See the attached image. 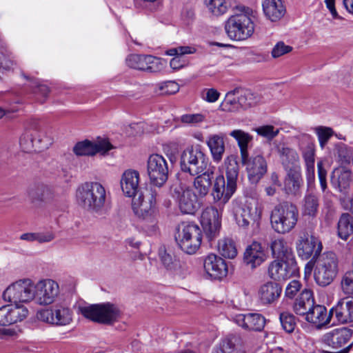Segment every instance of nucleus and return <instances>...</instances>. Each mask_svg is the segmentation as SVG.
<instances>
[{
	"instance_id": "obj_1",
	"label": "nucleus",
	"mask_w": 353,
	"mask_h": 353,
	"mask_svg": "<svg viewBox=\"0 0 353 353\" xmlns=\"http://www.w3.org/2000/svg\"><path fill=\"white\" fill-rule=\"evenodd\" d=\"M147 171L152 186L141 194L133 201L134 212L143 218L152 215L156 210L157 201L161 195V188L168 178V164L166 159L157 154H151L148 160Z\"/></svg>"
},
{
	"instance_id": "obj_2",
	"label": "nucleus",
	"mask_w": 353,
	"mask_h": 353,
	"mask_svg": "<svg viewBox=\"0 0 353 353\" xmlns=\"http://www.w3.org/2000/svg\"><path fill=\"white\" fill-rule=\"evenodd\" d=\"M232 9L239 13L230 17L226 21L225 32L233 40H246L254 32V24L252 19L254 17V11L243 4H237Z\"/></svg>"
},
{
	"instance_id": "obj_3",
	"label": "nucleus",
	"mask_w": 353,
	"mask_h": 353,
	"mask_svg": "<svg viewBox=\"0 0 353 353\" xmlns=\"http://www.w3.org/2000/svg\"><path fill=\"white\" fill-rule=\"evenodd\" d=\"M76 199L83 209L92 212H99L105 206L107 199L106 190L99 182L87 181L77 187Z\"/></svg>"
},
{
	"instance_id": "obj_4",
	"label": "nucleus",
	"mask_w": 353,
	"mask_h": 353,
	"mask_svg": "<svg viewBox=\"0 0 353 353\" xmlns=\"http://www.w3.org/2000/svg\"><path fill=\"white\" fill-rule=\"evenodd\" d=\"M299 219L296 207L288 202L274 207L270 215V223L273 230L285 234L291 232L296 226Z\"/></svg>"
},
{
	"instance_id": "obj_5",
	"label": "nucleus",
	"mask_w": 353,
	"mask_h": 353,
	"mask_svg": "<svg viewBox=\"0 0 353 353\" xmlns=\"http://www.w3.org/2000/svg\"><path fill=\"white\" fill-rule=\"evenodd\" d=\"M203 239L200 227L192 222H182L176 229L175 240L185 253L194 254L199 249Z\"/></svg>"
},
{
	"instance_id": "obj_6",
	"label": "nucleus",
	"mask_w": 353,
	"mask_h": 353,
	"mask_svg": "<svg viewBox=\"0 0 353 353\" xmlns=\"http://www.w3.org/2000/svg\"><path fill=\"white\" fill-rule=\"evenodd\" d=\"M339 272V259L332 252H324L316 261L314 277L316 283L322 287L330 285Z\"/></svg>"
},
{
	"instance_id": "obj_7",
	"label": "nucleus",
	"mask_w": 353,
	"mask_h": 353,
	"mask_svg": "<svg viewBox=\"0 0 353 353\" xmlns=\"http://www.w3.org/2000/svg\"><path fill=\"white\" fill-rule=\"evenodd\" d=\"M79 312L85 318L101 324L111 325L121 315L119 307L110 302L81 306Z\"/></svg>"
},
{
	"instance_id": "obj_8",
	"label": "nucleus",
	"mask_w": 353,
	"mask_h": 353,
	"mask_svg": "<svg viewBox=\"0 0 353 353\" xmlns=\"http://www.w3.org/2000/svg\"><path fill=\"white\" fill-rule=\"evenodd\" d=\"M52 142V137L46 130L37 123L26 129L19 140L21 148L26 152L48 149Z\"/></svg>"
},
{
	"instance_id": "obj_9",
	"label": "nucleus",
	"mask_w": 353,
	"mask_h": 353,
	"mask_svg": "<svg viewBox=\"0 0 353 353\" xmlns=\"http://www.w3.org/2000/svg\"><path fill=\"white\" fill-rule=\"evenodd\" d=\"M232 205L236 222L243 229H247L251 223L259 221L261 217L263 206L256 198L246 197L242 206L236 201H233Z\"/></svg>"
},
{
	"instance_id": "obj_10",
	"label": "nucleus",
	"mask_w": 353,
	"mask_h": 353,
	"mask_svg": "<svg viewBox=\"0 0 353 353\" xmlns=\"http://www.w3.org/2000/svg\"><path fill=\"white\" fill-rule=\"evenodd\" d=\"M208 165V159L199 145L187 148L181 154V171L196 176L203 172Z\"/></svg>"
},
{
	"instance_id": "obj_11",
	"label": "nucleus",
	"mask_w": 353,
	"mask_h": 353,
	"mask_svg": "<svg viewBox=\"0 0 353 353\" xmlns=\"http://www.w3.org/2000/svg\"><path fill=\"white\" fill-rule=\"evenodd\" d=\"M37 318L43 322L56 326L70 325L73 320V312L65 304H55L37 312Z\"/></svg>"
},
{
	"instance_id": "obj_12",
	"label": "nucleus",
	"mask_w": 353,
	"mask_h": 353,
	"mask_svg": "<svg viewBox=\"0 0 353 353\" xmlns=\"http://www.w3.org/2000/svg\"><path fill=\"white\" fill-rule=\"evenodd\" d=\"M35 285L29 279H20L10 285L3 292L5 301L15 303L34 301Z\"/></svg>"
},
{
	"instance_id": "obj_13",
	"label": "nucleus",
	"mask_w": 353,
	"mask_h": 353,
	"mask_svg": "<svg viewBox=\"0 0 353 353\" xmlns=\"http://www.w3.org/2000/svg\"><path fill=\"white\" fill-rule=\"evenodd\" d=\"M172 196L178 200L179 206L183 214H193L199 207L196 194L192 189L176 182L171 187Z\"/></svg>"
},
{
	"instance_id": "obj_14",
	"label": "nucleus",
	"mask_w": 353,
	"mask_h": 353,
	"mask_svg": "<svg viewBox=\"0 0 353 353\" xmlns=\"http://www.w3.org/2000/svg\"><path fill=\"white\" fill-rule=\"evenodd\" d=\"M296 248L299 256L307 260L311 256L318 258L321 255L323 245L319 237L303 232L296 243Z\"/></svg>"
},
{
	"instance_id": "obj_15",
	"label": "nucleus",
	"mask_w": 353,
	"mask_h": 353,
	"mask_svg": "<svg viewBox=\"0 0 353 353\" xmlns=\"http://www.w3.org/2000/svg\"><path fill=\"white\" fill-rule=\"evenodd\" d=\"M127 65L133 69L151 73L159 72L165 68V62L162 59L145 54H130L126 58Z\"/></svg>"
},
{
	"instance_id": "obj_16",
	"label": "nucleus",
	"mask_w": 353,
	"mask_h": 353,
	"mask_svg": "<svg viewBox=\"0 0 353 353\" xmlns=\"http://www.w3.org/2000/svg\"><path fill=\"white\" fill-rule=\"evenodd\" d=\"M299 272L296 260L276 259L268 267L270 277L275 281L286 280Z\"/></svg>"
},
{
	"instance_id": "obj_17",
	"label": "nucleus",
	"mask_w": 353,
	"mask_h": 353,
	"mask_svg": "<svg viewBox=\"0 0 353 353\" xmlns=\"http://www.w3.org/2000/svg\"><path fill=\"white\" fill-rule=\"evenodd\" d=\"M59 294V287L52 279L41 280L35 284L34 301L41 305H47L54 302Z\"/></svg>"
},
{
	"instance_id": "obj_18",
	"label": "nucleus",
	"mask_w": 353,
	"mask_h": 353,
	"mask_svg": "<svg viewBox=\"0 0 353 353\" xmlns=\"http://www.w3.org/2000/svg\"><path fill=\"white\" fill-rule=\"evenodd\" d=\"M114 146L107 139L98 138L92 142L85 140L78 142L73 148V152L77 156H94L97 153L105 155Z\"/></svg>"
},
{
	"instance_id": "obj_19",
	"label": "nucleus",
	"mask_w": 353,
	"mask_h": 353,
	"mask_svg": "<svg viewBox=\"0 0 353 353\" xmlns=\"http://www.w3.org/2000/svg\"><path fill=\"white\" fill-rule=\"evenodd\" d=\"M242 164L245 167L250 181L252 183H257L265 175L268 170V164L265 159L259 152L241 159Z\"/></svg>"
},
{
	"instance_id": "obj_20",
	"label": "nucleus",
	"mask_w": 353,
	"mask_h": 353,
	"mask_svg": "<svg viewBox=\"0 0 353 353\" xmlns=\"http://www.w3.org/2000/svg\"><path fill=\"white\" fill-rule=\"evenodd\" d=\"M352 336V330L347 327L336 329L327 333L325 336V341L327 345L339 351L332 352L325 351V353H348L352 344L345 346L348 343Z\"/></svg>"
},
{
	"instance_id": "obj_21",
	"label": "nucleus",
	"mask_w": 353,
	"mask_h": 353,
	"mask_svg": "<svg viewBox=\"0 0 353 353\" xmlns=\"http://www.w3.org/2000/svg\"><path fill=\"white\" fill-rule=\"evenodd\" d=\"M201 223L210 241L217 237L221 228L220 214L218 209L213 206L206 208L202 212Z\"/></svg>"
},
{
	"instance_id": "obj_22",
	"label": "nucleus",
	"mask_w": 353,
	"mask_h": 353,
	"mask_svg": "<svg viewBox=\"0 0 353 353\" xmlns=\"http://www.w3.org/2000/svg\"><path fill=\"white\" fill-rule=\"evenodd\" d=\"M28 314V309L21 304L15 303L0 307V325L8 326L21 322Z\"/></svg>"
},
{
	"instance_id": "obj_23",
	"label": "nucleus",
	"mask_w": 353,
	"mask_h": 353,
	"mask_svg": "<svg viewBox=\"0 0 353 353\" xmlns=\"http://www.w3.org/2000/svg\"><path fill=\"white\" fill-rule=\"evenodd\" d=\"M140 174L135 170L128 169L122 174L120 184L123 193L128 197H133L132 202L137 199L141 194H145L140 191L139 186Z\"/></svg>"
},
{
	"instance_id": "obj_24",
	"label": "nucleus",
	"mask_w": 353,
	"mask_h": 353,
	"mask_svg": "<svg viewBox=\"0 0 353 353\" xmlns=\"http://www.w3.org/2000/svg\"><path fill=\"white\" fill-rule=\"evenodd\" d=\"M236 157L232 155L225 161L227 185L225 190L222 191L224 202H227L236 190V179L239 173V165Z\"/></svg>"
},
{
	"instance_id": "obj_25",
	"label": "nucleus",
	"mask_w": 353,
	"mask_h": 353,
	"mask_svg": "<svg viewBox=\"0 0 353 353\" xmlns=\"http://www.w3.org/2000/svg\"><path fill=\"white\" fill-rule=\"evenodd\" d=\"M267 259L264 248L257 241H253L248 245L243 253L244 263L254 269L261 265Z\"/></svg>"
},
{
	"instance_id": "obj_26",
	"label": "nucleus",
	"mask_w": 353,
	"mask_h": 353,
	"mask_svg": "<svg viewBox=\"0 0 353 353\" xmlns=\"http://www.w3.org/2000/svg\"><path fill=\"white\" fill-rule=\"evenodd\" d=\"M232 319L239 326L253 331H261L265 324V318L258 313L237 314Z\"/></svg>"
},
{
	"instance_id": "obj_27",
	"label": "nucleus",
	"mask_w": 353,
	"mask_h": 353,
	"mask_svg": "<svg viewBox=\"0 0 353 353\" xmlns=\"http://www.w3.org/2000/svg\"><path fill=\"white\" fill-rule=\"evenodd\" d=\"M332 317L335 316L340 323L353 321V298H343L330 310Z\"/></svg>"
},
{
	"instance_id": "obj_28",
	"label": "nucleus",
	"mask_w": 353,
	"mask_h": 353,
	"mask_svg": "<svg viewBox=\"0 0 353 353\" xmlns=\"http://www.w3.org/2000/svg\"><path fill=\"white\" fill-rule=\"evenodd\" d=\"M28 196L32 203L41 205L53 201L56 194L51 186L44 183H38L29 188Z\"/></svg>"
},
{
	"instance_id": "obj_29",
	"label": "nucleus",
	"mask_w": 353,
	"mask_h": 353,
	"mask_svg": "<svg viewBox=\"0 0 353 353\" xmlns=\"http://www.w3.org/2000/svg\"><path fill=\"white\" fill-rule=\"evenodd\" d=\"M282 292L281 286L274 281H268L261 285L258 291L260 303L263 305L275 303Z\"/></svg>"
},
{
	"instance_id": "obj_30",
	"label": "nucleus",
	"mask_w": 353,
	"mask_h": 353,
	"mask_svg": "<svg viewBox=\"0 0 353 353\" xmlns=\"http://www.w3.org/2000/svg\"><path fill=\"white\" fill-rule=\"evenodd\" d=\"M331 317L330 314H327L325 306L314 303L305 315V319L317 328H321L330 323Z\"/></svg>"
},
{
	"instance_id": "obj_31",
	"label": "nucleus",
	"mask_w": 353,
	"mask_h": 353,
	"mask_svg": "<svg viewBox=\"0 0 353 353\" xmlns=\"http://www.w3.org/2000/svg\"><path fill=\"white\" fill-rule=\"evenodd\" d=\"M262 6L265 15L272 21L279 20L285 13L282 0H263Z\"/></svg>"
},
{
	"instance_id": "obj_32",
	"label": "nucleus",
	"mask_w": 353,
	"mask_h": 353,
	"mask_svg": "<svg viewBox=\"0 0 353 353\" xmlns=\"http://www.w3.org/2000/svg\"><path fill=\"white\" fill-rule=\"evenodd\" d=\"M270 248L273 256L276 259L296 260L292 249L283 238L272 241Z\"/></svg>"
},
{
	"instance_id": "obj_33",
	"label": "nucleus",
	"mask_w": 353,
	"mask_h": 353,
	"mask_svg": "<svg viewBox=\"0 0 353 353\" xmlns=\"http://www.w3.org/2000/svg\"><path fill=\"white\" fill-rule=\"evenodd\" d=\"M352 181L351 171L344 166L335 168L331 174V183L332 185L340 191L347 188Z\"/></svg>"
},
{
	"instance_id": "obj_34",
	"label": "nucleus",
	"mask_w": 353,
	"mask_h": 353,
	"mask_svg": "<svg viewBox=\"0 0 353 353\" xmlns=\"http://www.w3.org/2000/svg\"><path fill=\"white\" fill-rule=\"evenodd\" d=\"M279 153L283 165L287 170H301L299 157L294 149L282 146L279 148Z\"/></svg>"
},
{
	"instance_id": "obj_35",
	"label": "nucleus",
	"mask_w": 353,
	"mask_h": 353,
	"mask_svg": "<svg viewBox=\"0 0 353 353\" xmlns=\"http://www.w3.org/2000/svg\"><path fill=\"white\" fill-rule=\"evenodd\" d=\"M314 301L312 296V292L309 290H304L298 299H296L293 309L297 315L304 316L313 306Z\"/></svg>"
},
{
	"instance_id": "obj_36",
	"label": "nucleus",
	"mask_w": 353,
	"mask_h": 353,
	"mask_svg": "<svg viewBox=\"0 0 353 353\" xmlns=\"http://www.w3.org/2000/svg\"><path fill=\"white\" fill-rule=\"evenodd\" d=\"M303 158L306 168V176L308 183H312L315 178V148L312 143L308 144L303 150Z\"/></svg>"
},
{
	"instance_id": "obj_37",
	"label": "nucleus",
	"mask_w": 353,
	"mask_h": 353,
	"mask_svg": "<svg viewBox=\"0 0 353 353\" xmlns=\"http://www.w3.org/2000/svg\"><path fill=\"white\" fill-rule=\"evenodd\" d=\"M230 135L237 142L240 149L241 159H245L248 157V154H249L248 148L253 140V137L242 130H232L230 132Z\"/></svg>"
},
{
	"instance_id": "obj_38",
	"label": "nucleus",
	"mask_w": 353,
	"mask_h": 353,
	"mask_svg": "<svg viewBox=\"0 0 353 353\" xmlns=\"http://www.w3.org/2000/svg\"><path fill=\"white\" fill-rule=\"evenodd\" d=\"M214 174V171L211 169L208 171L205 170L203 172L196 175L194 186L201 197H204L208 193L209 188L211 185V179L213 177L212 175Z\"/></svg>"
},
{
	"instance_id": "obj_39",
	"label": "nucleus",
	"mask_w": 353,
	"mask_h": 353,
	"mask_svg": "<svg viewBox=\"0 0 353 353\" xmlns=\"http://www.w3.org/2000/svg\"><path fill=\"white\" fill-rule=\"evenodd\" d=\"M221 258L214 254H210L204 261V268L208 275L213 280L221 279L219 261Z\"/></svg>"
},
{
	"instance_id": "obj_40",
	"label": "nucleus",
	"mask_w": 353,
	"mask_h": 353,
	"mask_svg": "<svg viewBox=\"0 0 353 353\" xmlns=\"http://www.w3.org/2000/svg\"><path fill=\"white\" fill-rule=\"evenodd\" d=\"M353 233V215L343 213L338 223L339 236L346 240Z\"/></svg>"
},
{
	"instance_id": "obj_41",
	"label": "nucleus",
	"mask_w": 353,
	"mask_h": 353,
	"mask_svg": "<svg viewBox=\"0 0 353 353\" xmlns=\"http://www.w3.org/2000/svg\"><path fill=\"white\" fill-rule=\"evenodd\" d=\"M319 205L318 197L313 193H307L302 202V213L305 216H314Z\"/></svg>"
},
{
	"instance_id": "obj_42",
	"label": "nucleus",
	"mask_w": 353,
	"mask_h": 353,
	"mask_svg": "<svg viewBox=\"0 0 353 353\" xmlns=\"http://www.w3.org/2000/svg\"><path fill=\"white\" fill-rule=\"evenodd\" d=\"M302 183L300 170H288L285 180V189L288 193L296 194Z\"/></svg>"
},
{
	"instance_id": "obj_43",
	"label": "nucleus",
	"mask_w": 353,
	"mask_h": 353,
	"mask_svg": "<svg viewBox=\"0 0 353 353\" xmlns=\"http://www.w3.org/2000/svg\"><path fill=\"white\" fill-rule=\"evenodd\" d=\"M239 92V89L236 88L226 93L222 101V111L236 112L241 108Z\"/></svg>"
},
{
	"instance_id": "obj_44",
	"label": "nucleus",
	"mask_w": 353,
	"mask_h": 353,
	"mask_svg": "<svg viewBox=\"0 0 353 353\" xmlns=\"http://www.w3.org/2000/svg\"><path fill=\"white\" fill-rule=\"evenodd\" d=\"M338 161L341 164L353 163V152L351 148L344 143H339L335 145Z\"/></svg>"
},
{
	"instance_id": "obj_45",
	"label": "nucleus",
	"mask_w": 353,
	"mask_h": 353,
	"mask_svg": "<svg viewBox=\"0 0 353 353\" xmlns=\"http://www.w3.org/2000/svg\"><path fill=\"white\" fill-rule=\"evenodd\" d=\"M239 99L240 107L244 109L255 105L260 102L259 97L250 90L241 91L239 90Z\"/></svg>"
},
{
	"instance_id": "obj_46",
	"label": "nucleus",
	"mask_w": 353,
	"mask_h": 353,
	"mask_svg": "<svg viewBox=\"0 0 353 353\" xmlns=\"http://www.w3.org/2000/svg\"><path fill=\"white\" fill-rule=\"evenodd\" d=\"M238 254L235 241L232 238H225L222 243V257L233 259Z\"/></svg>"
},
{
	"instance_id": "obj_47",
	"label": "nucleus",
	"mask_w": 353,
	"mask_h": 353,
	"mask_svg": "<svg viewBox=\"0 0 353 353\" xmlns=\"http://www.w3.org/2000/svg\"><path fill=\"white\" fill-rule=\"evenodd\" d=\"M161 261L164 267L170 271H175L179 266V261L166 250H161Z\"/></svg>"
},
{
	"instance_id": "obj_48",
	"label": "nucleus",
	"mask_w": 353,
	"mask_h": 353,
	"mask_svg": "<svg viewBox=\"0 0 353 353\" xmlns=\"http://www.w3.org/2000/svg\"><path fill=\"white\" fill-rule=\"evenodd\" d=\"M314 131L318 137L320 147L323 149L334 134V131L331 128L325 126H318Z\"/></svg>"
},
{
	"instance_id": "obj_49",
	"label": "nucleus",
	"mask_w": 353,
	"mask_h": 353,
	"mask_svg": "<svg viewBox=\"0 0 353 353\" xmlns=\"http://www.w3.org/2000/svg\"><path fill=\"white\" fill-rule=\"evenodd\" d=\"M280 322L283 329L288 333H292L296 326V322L295 317L293 314L284 312L280 314Z\"/></svg>"
},
{
	"instance_id": "obj_50",
	"label": "nucleus",
	"mask_w": 353,
	"mask_h": 353,
	"mask_svg": "<svg viewBox=\"0 0 353 353\" xmlns=\"http://www.w3.org/2000/svg\"><path fill=\"white\" fill-rule=\"evenodd\" d=\"M341 288L346 295H353V270L347 271L341 280Z\"/></svg>"
},
{
	"instance_id": "obj_51",
	"label": "nucleus",
	"mask_w": 353,
	"mask_h": 353,
	"mask_svg": "<svg viewBox=\"0 0 353 353\" xmlns=\"http://www.w3.org/2000/svg\"><path fill=\"white\" fill-rule=\"evenodd\" d=\"M207 143L210 149L214 160L218 162L221 161L220 137L219 135L211 136Z\"/></svg>"
},
{
	"instance_id": "obj_52",
	"label": "nucleus",
	"mask_w": 353,
	"mask_h": 353,
	"mask_svg": "<svg viewBox=\"0 0 353 353\" xmlns=\"http://www.w3.org/2000/svg\"><path fill=\"white\" fill-rule=\"evenodd\" d=\"M254 131L261 137L272 139L279 134V130L275 128L273 125H267L255 128Z\"/></svg>"
},
{
	"instance_id": "obj_53",
	"label": "nucleus",
	"mask_w": 353,
	"mask_h": 353,
	"mask_svg": "<svg viewBox=\"0 0 353 353\" xmlns=\"http://www.w3.org/2000/svg\"><path fill=\"white\" fill-rule=\"evenodd\" d=\"M161 94H173L179 90V84L174 81H168L159 86Z\"/></svg>"
},
{
	"instance_id": "obj_54",
	"label": "nucleus",
	"mask_w": 353,
	"mask_h": 353,
	"mask_svg": "<svg viewBox=\"0 0 353 353\" xmlns=\"http://www.w3.org/2000/svg\"><path fill=\"white\" fill-rule=\"evenodd\" d=\"M30 80L33 92L46 98L50 92L49 88L46 85L41 83L38 79H33Z\"/></svg>"
},
{
	"instance_id": "obj_55",
	"label": "nucleus",
	"mask_w": 353,
	"mask_h": 353,
	"mask_svg": "<svg viewBox=\"0 0 353 353\" xmlns=\"http://www.w3.org/2000/svg\"><path fill=\"white\" fill-rule=\"evenodd\" d=\"M292 50V48L290 46L285 45L284 42H278L272 50V56L274 58H279L287 53H289Z\"/></svg>"
},
{
	"instance_id": "obj_56",
	"label": "nucleus",
	"mask_w": 353,
	"mask_h": 353,
	"mask_svg": "<svg viewBox=\"0 0 353 353\" xmlns=\"http://www.w3.org/2000/svg\"><path fill=\"white\" fill-rule=\"evenodd\" d=\"M301 284L297 280H293L290 281L285 291V294L287 297L292 299L295 296L296 293L301 290Z\"/></svg>"
},
{
	"instance_id": "obj_57",
	"label": "nucleus",
	"mask_w": 353,
	"mask_h": 353,
	"mask_svg": "<svg viewBox=\"0 0 353 353\" xmlns=\"http://www.w3.org/2000/svg\"><path fill=\"white\" fill-rule=\"evenodd\" d=\"M220 93L214 88L204 89L201 93V97L209 103H213L219 98Z\"/></svg>"
},
{
	"instance_id": "obj_58",
	"label": "nucleus",
	"mask_w": 353,
	"mask_h": 353,
	"mask_svg": "<svg viewBox=\"0 0 353 353\" xmlns=\"http://www.w3.org/2000/svg\"><path fill=\"white\" fill-rule=\"evenodd\" d=\"M209 11L215 17L221 15V0H205Z\"/></svg>"
},
{
	"instance_id": "obj_59",
	"label": "nucleus",
	"mask_w": 353,
	"mask_h": 353,
	"mask_svg": "<svg viewBox=\"0 0 353 353\" xmlns=\"http://www.w3.org/2000/svg\"><path fill=\"white\" fill-rule=\"evenodd\" d=\"M204 116L201 114H188L181 117V120L183 123L189 124H196L203 121Z\"/></svg>"
},
{
	"instance_id": "obj_60",
	"label": "nucleus",
	"mask_w": 353,
	"mask_h": 353,
	"mask_svg": "<svg viewBox=\"0 0 353 353\" xmlns=\"http://www.w3.org/2000/svg\"><path fill=\"white\" fill-rule=\"evenodd\" d=\"M317 168H318V176L321 185V188L323 191H324L327 188L326 183V176L327 172L323 167V163L321 161H319L317 163Z\"/></svg>"
},
{
	"instance_id": "obj_61",
	"label": "nucleus",
	"mask_w": 353,
	"mask_h": 353,
	"mask_svg": "<svg viewBox=\"0 0 353 353\" xmlns=\"http://www.w3.org/2000/svg\"><path fill=\"white\" fill-rule=\"evenodd\" d=\"M54 237L55 236L52 232H36V241L40 243L50 242Z\"/></svg>"
},
{
	"instance_id": "obj_62",
	"label": "nucleus",
	"mask_w": 353,
	"mask_h": 353,
	"mask_svg": "<svg viewBox=\"0 0 353 353\" xmlns=\"http://www.w3.org/2000/svg\"><path fill=\"white\" fill-rule=\"evenodd\" d=\"M234 337L227 338L222 345V353H231L234 348Z\"/></svg>"
},
{
	"instance_id": "obj_63",
	"label": "nucleus",
	"mask_w": 353,
	"mask_h": 353,
	"mask_svg": "<svg viewBox=\"0 0 353 353\" xmlns=\"http://www.w3.org/2000/svg\"><path fill=\"white\" fill-rule=\"evenodd\" d=\"M14 61L5 57L0 58V72H4L12 69Z\"/></svg>"
},
{
	"instance_id": "obj_64",
	"label": "nucleus",
	"mask_w": 353,
	"mask_h": 353,
	"mask_svg": "<svg viewBox=\"0 0 353 353\" xmlns=\"http://www.w3.org/2000/svg\"><path fill=\"white\" fill-rule=\"evenodd\" d=\"M221 179V174L216 176V181L214 184L212 195L213 196L214 201L219 202L221 200L220 187L219 181Z\"/></svg>"
}]
</instances>
